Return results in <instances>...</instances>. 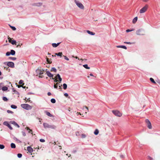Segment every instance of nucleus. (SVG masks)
Segmentation results:
<instances>
[{
	"label": "nucleus",
	"instance_id": "dca6fc26",
	"mask_svg": "<svg viewBox=\"0 0 160 160\" xmlns=\"http://www.w3.org/2000/svg\"><path fill=\"white\" fill-rule=\"evenodd\" d=\"M61 43V42H58L57 43H52V45L53 46V47L54 48H56L57 47H58V45H59Z\"/></svg>",
	"mask_w": 160,
	"mask_h": 160
},
{
	"label": "nucleus",
	"instance_id": "8fccbe9b",
	"mask_svg": "<svg viewBox=\"0 0 160 160\" xmlns=\"http://www.w3.org/2000/svg\"><path fill=\"white\" fill-rule=\"evenodd\" d=\"M148 158L150 160H154L153 158L150 156H148Z\"/></svg>",
	"mask_w": 160,
	"mask_h": 160
},
{
	"label": "nucleus",
	"instance_id": "6ab92c4d",
	"mask_svg": "<svg viewBox=\"0 0 160 160\" xmlns=\"http://www.w3.org/2000/svg\"><path fill=\"white\" fill-rule=\"evenodd\" d=\"M10 54L12 55H14L15 54V51L13 50L12 49L10 51Z\"/></svg>",
	"mask_w": 160,
	"mask_h": 160
},
{
	"label": "nucleus",
	"instance_id": "c03bdc74",
	"mask_svg": "<svg viewBox=\"0 0 160 160\" xmlns=\"http://www.w3.org/2000/svg\"><path fill=\"white\" fill-rule=\"evenodd\" d=\"M58 83H56V85H54V88L57 89H58L57 85H58Z\"/></svg>",
	"mask_w": 160,
	"mask_h": 160
},
{
	"label": "nucleus",
	"instance_id": "9d476101",
	"mask_svg": "<svg viewBox=\"0 0 160 160\" xmlns=\"http://www.w3.org/2000/svg\"><path fill=\"white\" fill-rule=\"evenodd\" d=\"M8 41L9 42L11 43L12 45H16V43H17L16 41L15 40H13L11 41V39L10 37L8 38Z\"/></svg>",
	"mask_w": 160,
	"mask_h": 160
},
{
	"label": "nucleus",
	"instance_id": "c9c22d12",
	"mask_svg": "<svg viewBox=\"0 0 160 160\" xmlns=\"http://www.w3.org/2000/svg\"><path fill=\"white\" fill-rule=\"evenodd\" d=\"M9 58L10 59L12 60H15L16 59V58L15 57H9Z\"/></svg>",
	"mask_w": 160,
	"mask_h": 160
},
{
	"label": "nucleus",
	"instance_id": "ea45409f",
	"mask_svg": "<svg viewBox=\"0 0 160 160\" xmlns=\"http://www.w3.org/2000/svg\"><path fill=\"white\" fill-rule=\"evenodd\" d=\"M84 108L87 109V110H85V113H86L87 112H88V108L86 106H85L84 107Z\"/></svg>",
	"mask_w": 160,
	"mask_h": 160
},
{
	"label": "nucleus",
	"instance_id": "e2e57ef3",
	"mask_svg": "<svg viewBox=\"0 0 160 160\" xmlns=\"http://www.w3.org/2000/svg\"><path fill=\"white\" fill-rule=\"evenodd\" d=\"M28 101V102H31V100H30V98H28L27 99V101Z\"/></svg>",
	"mask_w": 160,
	"mask_h": 160
},
{
	"label": "nucleus",
	"instance_id": "a18cd8bd",
	"mask_svg": "<svg viewBox=\"0 0 160 160\" xmlns=\"http://www.w3.org/2000/svg\"><path fill=\"white\" fill-rule=\"evenodd\" d=\"M52 80H53V81H54V82H58V81L57 80V79H55V78H52Z\"/></svg>",
	"mask_w": 160,
	"mask_h": 160
},
{
	"label": "nucleus",
	"instance_id": "a211bd4d",
	"mask_svg": "<svg viewBox=\"0 0 160 160\" xmlns=\"http://www.w3.org/2000/svg\"><path fill=\"white\" fill-rule=\"evenodd\" d=\"M55 55L58 56L62 57V53L61 52H59L58 53H55Z\"/></svg>",
	"mask_w": 160,
	"mask_h": 160
},
{
	"label": "nucleus",
	"instance_id": "4be33fe9",
	"mask_svg": "<svg viewBox=\"0 0 160 160\" xmlns=\"http://www.w3.org/2000/svg\"><path fill=\"white\" fill-rule=\"evenodd\" d=\"M12 90L13 92H14L15 94L19 95V92H18L17 91H16L14 88H12Z\"/></svg>",
	"mask_w": 160,
	"mask_h": 160
},
{
	"label": "nucleus",
	"instance_id": "4d7b16f0",
	"mask_svg": "<svg viewBox=\"0 0 160 160\" xmlns=\"http://www.w3.org/2000/svg\"><path fill=\"white\" fill-rule=\"evenodd\" d=\"M58 81L60 82H61L62 81V78H58Z\"/></svg>",
	"mask_w": 160,
	"mask_h": 160
},
{
	"label": "nucleus",
	"instance_id": "e433bc0d",
	"mask_svg": "<svg viewBox=\"0 0 160 160\" xmlns=\"http://www.w3.org/2000/svg\"><path fill=\"white\" fill-rule=\"evenodd\" d=\"M5 146L3 144H0V149H3L4 148Z\"/></svg>",
	"mask_w": 160,
	"mask_h": 160
},
{
	"label": "nucleus",
	"instance_id": "5701e85b",
	"mask_svg": "<svg viewBox=\"0 0 160 160\" xmlns=\"http://www.w3.org/2000/svg\"><path fill=\"white\" fill-rule=\"evenodd\" d=\"M138 18L137 17H136L134 18L132 20V23H136L138 20Z\"/></svg>",
	"mask_w": 160,
	"mask_h": 160
},
{
	"label": "nucleus",
	"instance_id": "39448f33",
	"mask_svg": "<svg viewBox=\"0 0 160 160\" xmlns=\"http://www.w3.org/2000/svg\"><path fill=\"white\" fill-rule=\"evenodd\" d=\"M148 8V6L147 5H145L144 7L141 8V9L139 11V12L140 13H144V12H146Z\"/></svg>",
	"mask_w": 160,
	"mask_h": 160
},
{
	"label": "nucleus",
	"instance_id": "680f3d73",
	"mask_svg": "<svg viewBox=\"0 0 160 160\" xmlns=\"http://www.w3.org/2000/svg\"><path fill=\"white\" fill-rule=\"evenodd\" d=\"M47 61L48 62V63H51V62H50V61H49V59L48 58H47Z\"/></svg>",
	"mask_w": 160,
	"mask_h": 160
},
{
	"label": "nucleus",
	"instance_id": "37998d69",
	"mask_svg": "<svg viewBox=\"0 0 160 160\" xmlns=\"http://www.w3.org/2000/svg\"><path fill=\"white\" fill-rule=\"evenodd\" d=\"M10 52H7L6 53V55L7 56H9V55H10Z\"/></svg>",
	"mask_w": 160,
	"mask_h": 160
},
{
	"label": "nucleus",
	"instance_id": "c756f323",
	"mask_svg": "<svg viewBox=\"0 0 160 160\" xmlns=\"http://www.w3.org/2000/svg\"><path fill=\"white\" fill-rule=\"evenodd\" d=\"M11 107L12 108L14 109H16L17 108V106L16 105H13V104L11 105Z\"/></svg>",
	"mask_w": 160,
	"mask_h": 160
},
{
	"label": "nucleus",
	"instance_id": "052dcab7",
	"mask_svg": "<svg viewBox=\"0 0 160 160\" xmlns=\"http://www.w3.org/2000/svg\"><path fill=\"white\" fill-rule=\"evenodd\" d=\"M4 68H6V70H8H8H9L10 69L8 67H4Z\"/></svg>",
	"mask_w": 160,
	"mask_h": 160
},
{
	"label": "nucleus",
	"instance_id": "0e129e2a",
	"mask_svg": "<svg viewBox=\"0 0 160 160\" xmlns=\"http://www.w3.org/2000/svg\"><path fill=\"white\" fill-rule=\"evenodd\" d=\"M142 1L145 2H147L148 1V0H142Z\"/></svg>",
	"mask_w": 160,
	"mask_h": 160
},
{
	"label": "nucleus",
	"instance_id": "7ed1b4c3",
	"mask_svg": "<svg viewBox=\"0 0 160 160\" xmlns=\"http://www.w3.org/2000/svg\"><path fill=\"white\" fill-rule=\"evenodd\" d=\"M112 112L115 116H117V117H121L122 113L118 111H112Z\"/></svg>",
	"mask_w": 160,
	"mask_h": 160
},
{
	"label": "nucleus",
	"instance_id": "bb28decb",
	"mask_svg": "<svg viewBox=\"0 0 160 160\" xmlns=\"http://www.w3.org/2000/svg\"><path fill=\"white\" fill-rule=\"evenodd\" d=\"M83 66L85 68L87 69H89L90 68L88 67V64H85L83 65Z\"/></svg>",
	"mask_w": 160,
	"mask_h": 160
},
{
	"label": "nucleus",
	"instance_id": "58836bf2",
	"mask_svg": "<svg viewBox=\"0 0 160 160\" xmlns=\"http://www.w3.org/2000/svg\"><path fill=\"white\" fill-rule=\"evenodd\" d=\"M86 137V135L84 134H82L81 135V137L82 138H85Z\"/></svg>",
	"mask_w": 160,
	"mask_h": 160
},
{
	"label": "nucleus",
	"instance_id": "2eb2a0df",
	"mask_svg": "<svg viewBox=\"0 0 160 160\" xmlns=\"http://www.w3.org/2000/svg\"><path fill=\"white\" fill-rule=\"evenodd\" d=\"M44 112L48 116L50 117H52L53 116V115L51 114L50 112L47 111H45Z\"/></svg>",
	"mask_w": 160,
	"mask_h": 160
},
{
	"label": "nucleus",
	"instance_id": "412c9836",
	"mask_svg": "<svg viewBox=\"0 0 160 160\" xmlns=\"http://www.w3.org/2000/svg\"><path fill=\"white\" fill-rule=\"evenodd\" d=\"M10 146L11 148H16V147L15 144L13 143H12L11 144Z\"/></svg>",
	"mask_w": 160,
	"mask_h": 160
},
{
	"label": "nucleus",
	"instance_id": "3c124183",
	"mask_svg": "<svg viewBox=\"0 0 160 160\" xmlns=\"http://www.w3.org/2000/svg\"><path fill=\"white\" fill-rule=\"evenodd\" d=\"M57 78H58V79L61 78V76H60V75L59 74H58L57 75Z\"/></svg>",
	"mask_w": 160,
	"mask_h": 160
},
{
	"label": "nucleus",
	"instance_id": "49530a36",
	"mask_svg": "<svg viewBox=\"0 0 160 160\" xmlns=\"http://www.w3.org/2000/svg\"><path fill=\"white\" fill-rule=\"evenodd\" d=\"M23 81L22 80H20L19 82V84H22L23 83Z\"/></svg>",
	"mask_w": 160,
	"mask_h": 160
},
{
	"label": "nucleus",
	"instance_id": "603ef678",
	"mask_svg": "<svg viewBox=\"0 0 160 160\" xmlns=\"http://www.w3.org/2000/svg\"><path fill=\"white\" fill-rule=\"evenodd\" d=\"M22 135L23 136H26V134L25 132H22Z\"/></svg>",
	"mask_w": 160,
	"mask_h": 160
},
{
	"label": "nucleus",
	"instance_id": "b1692460",
	"mask_svg": "<svg viewBox=\"0 0 160 160\" xmlns=\"http://www.w3.org/2000/svg\"><path fill=\"white\" fill-rule=\"evenodd\" d=\"M117 47L118 48H123L124 49H127V48L126 46H117Z\"/></svg>",
	"mask_w": 160,
	"mask_h": 160
},
{
	"label": "nucleus",
	"instance_id": "393cba45",
	"mask_svg": "<svg viewBox=\"0 0 160 160\" xmlns=\"http://www.w3.org/2000/svg\"><path fill=\"white\" fill-rule=\"evenodd\" d=\"M57 69L54 67L52 68L50 70L51 72L53 71L54 72H57Z\"/></svg>",
	"mask_w": 160,
	"mask_h": 160
},
{
	"label": "nucleus",
	"instance_id": "ddd939ff",
	"mask_svg": "<svg viewBox=\"0 0 160 160\" xmlns=\"http://www.w3.org/2000/svg\"><path fill=\"white\" fill-rule=\"evenodd\" d=\"M46 74L48 77L52 78L53 77V75L49 71H46Z\"/></svg>",
	"mask_w": 160,
	"mask_h": 160
},
{
	"label": "nucleus",
	"instance_id": "cd10ccee",
	"mask_svg": "<svg viewBox=\"0 0 160 160\" xmlns=\"http://www.w3.org/2000/svg\"><path fill=\"white\" fill-rule=\"evenodd\" d=\"M2 100L5 102H7L8 100V99L6 97H3L2 98Z\"/></svg>",
	"mask_w": 160,
	"mask_h": 160
},
{
	"label": "nucleus",
	"instance_id": "79ce46f5",
	"mask_svg": "<svg viewBox=\"0 0 160 160\" xmlns=\"http://www.w3.org/2000/svg\"><path fill=\"white\" fill-rule=\"evenodd\" d=\"M44 69H43L42 71H40L39 73V75H42L43 74V72H42L44 71Z\"/></svg>",
	"mask_w": 160,
	"mask_h": 160
},
{
	"label": "nucleus",
	"instance_id": "20e7f679",
	"mask_svg": "<svg viewBox=\"0 0 160 160\" xmlns=\"http://www.w3.org/2000/svg\"><path fill=\"white\" fill-rule=\"evenodd\" d=\"M75 2L77 5L80 9H83L84 7L82 5V4L79 2L78 1H77L76 0H75Z\"/></svg>",
	"mask_w": 160,
	"mask_h": 160
},
{
	"label": "nucleus",
	"instance_id": "a19ab883",
	"mask_svg": "<svg viewBox=\"0 0 160 160\" xmlns=\"http://www.w3.org/2000/svg\"><path fill=\"white\" fill-rule=\"evenodd\" d=\"M7 112L8 113H11V114H13V112L12 111H11L10 110H7Z\"/></svg>",
	"mask_w": 160,
	"mask_h": 160
},
{
	"label": "nucleus",
	"instance_id": "5fc2aeb1",
	"mask_svg": "<svg viewBox=\"0 0 160 160\" xmlns=\"http://www.w3.org/2000/svg\"><path fill=\"white\" fill-rule=\"evenodd\" d=\"M34 93H32L31 92H29L28 93V95H30V94H34Z\"/></svg>",
	"mask_w": 160,
	"mask_h": 160
},
{
	"label": "nucleus",
	"instance_id": "f704fd0d",
	"mask_svg": "<svg viewBox=\"0 0 160 160\" xmlns=\"http://www.w3.org/2000/svg\"><path fill=\"white\" fill-rule=\"evenodd\" d=\"M18 142H19V143H22V145H25L27 143V142H22L21 141H18Z\"/></svg>",
	"mask_w": 160,
	"mask_h": 160
},
{
	"label": "nucleus",
	"instance_id": "9b49d317",
	"mask_svg": "<svg viewBox=\"0 0 160 160\" xmlns=\"http://www.w3.org/2000/svg\"><path fill=\"white\" fill-rule=\"evenodd\" d=\"M142 30L139 29L138 30L136 31V33L137 35H143L144 34L142 32Z\"/></svg>",
	"mask_w": 160,
	"mask_h": 160
},
{
	"label": "nucleus",
	"instance_id": "69168bd1",
	"mask_svg": "<svg viewBox=\"0 0 160 160\" xmlns=\"http://www.w3.org/2000/svg\"><path fill=\"white\" fill-rule=\"evenodd\" d=\"M27 98L26 97L25 98V99H24L25 100H26V102H27Z\"/></svg>",
	"mask_w": 160,
	"mask_h": 160
},
{
	"label": "nucleus",
	"instance_id": "bf43d9fd",
	"mask_svg": "<svg viewBox=\"0 0 160 160\" xmlns=\"http://www.w3.org/2000/svg\"><path fill=\"white\" fill-rule=\"evenodd\" d=\"M47 94H48V95L49 96L51 95V93L50 92H48Z\"/></svg>",
	"mask_w": 160,
	"mask_h": 160
},
{
	"label": "nucleus",
	"instance_id": "0eeeda50",
	"mask_svg": "<svg viewBox=\"0 0 160 160\" xmlns=\"http://www.w3.org/2000/svg\"><path fill=\"white\" fill-rule=\"evenodd\" d=\"M145 121V122L147 124L148 128H150V129H151L152 128V125L150 121L148 119H146Z\"/></svg>",
	"mask_w": 160,
	"mask_h": 160
},
{
	"label": "nucleus",
	"instance_id": "f03ea898",
	"mask_svg": "<svg viewBox=\"0 0 160 160\" xmlns=\"http://www.w3.org/2000/svg\"><path fill=\"white\" fill-rule=\"evenodd\" d=\"M43 126L45 128H51L52 129H55L56 128V127L53 125H50L47 123H44Z\"/></svg>",
	"mask_w": 160,
	"mask_h": 160
},
{
	"label": "nucleus",
	"instance_id": "4c0bfd02",
	"mask_svg": "<svg viewBox=\"0 0 160 160\" xmlns=\"http://www.w3.org/2000/svg\"><path fill=\"white\" fill-rule=\"evenodd\" d=\"M22 156V155L21 153H18L17 154V156L19 158H21Z\"/></svg>",
	"mask_w": 160,
	"mask_h": 160
},
{
	"label": "nucleus",
	"instance_id": "7c9ffc66",
	"mask_svg": "<svg viewBox=\"0 0 160 160\" xmlns=\"http://www.w3.org/2000/svg\"><path fill=\"white\" fill-rule=\"evenodd\" d=\"M63 88L64 90L66 89L67 88V85L66 83H63Z\"/></svg>",
	"mask_w": 160,
	"mask_h": 160
},
{
	"label": "nucleus",
	"instance_id": "1a4fd4ad",
	"mask_svg": "<svg viewBox=\"0 0 160 160\" xmlns=\"http://www.w3.org/2000/svg\"><path fill=\"white\" fill-rule=\"evenodd\" d=\"M9 123L11 124H13L15 126L17 127L18 128H19L20 127L19 125L14 121H11L9 122Z\"/></svg>",
	"mask_w": 160,
	"mask_h": 160
},
{
	"label": "nucleus",
	"instance_id": "72a5a7b5",
	"mask_svg": "<svg viewBox=\"0 0 160 160\" xmlns=\"http://www.w3.org/2000/svg\"><path fill=\"white\" fill-rule=\"evenodd\" d=\"M150 80L153 83H156V82L155 80H154L153 78H150Z\"/></svg>",
	"mask_w": 160,
	"mask_h": 160
},
{
	"label": "nucleus",
	"instance_id": "13d9d810",
	"mask_svg": "<svg viewBox=\"0 0 160 160\" xmlns=\"http://www.w3.org/2000/svg\"><path fill=\"white\" fill-rule=\"evenodd\" d=\"M8 62H3V64H4L5 65H8Z\"/></svg>",
	"mask_w": 160,
	"mask_h": 160
},
{
	"label": "nucleus",
	"instance_id": "f8f14e48",
	"mask_svg": "<svg viewBox=\"0 0 160 160\" xmlns=\"http://www.w3.org/2000/svg\"><path fill=\"white\" fill-rule=\"evenodd\" d=\"M42 4V2H37V3H34L32 4V6H36L37 7H40L41 6Z\"/></svg>",
	"mask_w": 160,
	"mask_h": 160
},
{
	"label": "nucleus",
	"instance_id": "473e14b6",
	"mask_svg": "<svg viewBox=\"0 0 160 160\" xmlns=\"http://www.w3.org/2000/svg\"><path fill=\"white\" fill-rule=\"evenodd\" d=\"M9 26H10V27L11 28L13 31H15L16 28L14 27V26H12L11 25H9Z\"/></svg>",
	"mask_w": 160,
	"mask_h": 160
},
{
	"label": "nucleus",
	"instance_id": "a878e982",
	"mask_svg": "<svg viewBox=\"0 0 160 160\" xmlns=\"http://www.w3.org/2000/svg\"><path fill=\"white\" fill-rule=\"evenodd\" d=\"M8 88L6 86H4L2 87V90L3 91H7V90H8Z\"/></svg>",
	"mask_w": 160,
	"mask_h": 160
},
{
	"label": "nucleus",
	"instance_id": "338daca9",
	"mask_svg": "<svg viewBox=\"0 0 160 160\" xmlns=\"http://www.w3.org/2000/svg\"><path fill=\"white\" fill-rule=\"evenodd\" d=\"M76 152H77V151L76 150H73V152L74 153H75Z\"/></svg>",
	"mask_w": 160,
	"mask_h": 160
},
{
	"label": "nucleus",
	"instance_id": "09e8293b",
	"mask_svg": "<svg viewBox=\"0 0 160 160\" xmlns=\"http://www.w3.org/2000/svg\"><path fill=\"white\" fill-rule=\"evenodd\" d=\"M64 96H65L66 97H68V93H65L64 94Z\"/></svg>",
	"mask_w": 160,
	"mask_h": 160
},
{
	"label": "nucleus",
	"instance_id": "aec40b11",
	"mask_svg": "<svg viewBox=\"0 0 160 160\" xmlns=\"http://www.w3.org/2000/svg\"><path fill=\"white\" fill-rule=\"evenodd\" d=\"M99 132V131L98 129H96L94 132V133L95 135H97Z\"/></svg>",
	"mask_w": 160,
	"mask_h": 160
},
{
	"label": "nucleus",
	"instance_id": "de8ad7c7",
	"mask_svg": "<svg viewBox=\"0 0 160 160\" xmlns=\"http://www.w3.org/2000/svg\"><path fill=\"white\" fill-rule=\"evenodd\" d=\"M63 57H64V59L65 60H68V61L69 60V58L67 57L66 56H63Z\"/></svg>",
	"mask_w": 160,
	"mask_h": 160
},
{
	"label": "nucleus",
	"instance_id": "2f4dec72",
	"mask_svg": "<svg viewBox=\"0 0 160 160\" xmlns=\"http://www.w3.org/2000/svg\"><path fill=\"white\" fill-rule=\"evenodd\" d=\"M51 102L52 103H54L56 102V101L54 98H52L51 99Z\"/></svg>",
	"mask_w": 160,
	"mask_h": 160
},
{
	"label": "nucleus",
	"instance_id": "423d86ee",
	"mask_svg": "<svg viewBox=\"0 0 160 160\" xmlns=\"http://www.w3.org/2000/svg\"><path fill=\"white\" fill-rule=\"evenodd\" d=\"M3 125L7 126L11 130H12V128L11 127V125L8 122L5 121L3 122Z\"/></svg>",
	"mask_w": 160,
	"mask_h": 160
},
{
	"label": "nucleus",
	"instance_id": "774afa93",
	"mask_svg": "<svg viewBox=\"0 0 160 160\" xmlns=\"http://www.w3.org/2000/svg\"><path fill=\"white\" fill-rule=\"evenodd\" d=\"M1 89H2V88L1 87V84L0 83V90H1Z\"/></svg>",
	"mask_w": 160,
	"mask_h": 160
},
{
	"label": "nucleus",
	"instance_id": "6e6d98bb",
	"mask_svg": "<svg viewBox=\"0 0 160 160\" xmlns=\"http://www.w3.org/2000/svg\"><path fill=\"white\" fill-rule=\"evenodd\" d=\"M132 30H130L129 29H128V30H126V32H130V31H132Z\"/></svg>",
	"mask_w": 160,
	"mask_h": 160
},
{
	"label": "nucleus",
	"instance_id": "c85d7f7f",
	"mask_svg": "<svg viewBox=\"0 0 160 160\" xmlns=\"http://www.w3.org/2000/svg\"><path fill=\"white\" fill-rule=\"evenodd\" d=\"M26 128H27V130L28 131V132L29 133L31 132L32 134H33L32 132V130L30 129L28 127H27Z\"/></svg>",
	"mask_w": 160,
	"mask_h": 160
},
{
	"label": "nucleus",
	"instance_id": "6e6552de",
	"mask_svg": "<svg viewBox=\"0 0 160 160\" xmlns=\"http://www.w3.org/2000/svg\"><path fill=\"white\" fill-rule=\"evenodd\" d=\"M8 66L9 67L13 68L14 67V62H8Z\"/></svg>",
	"mask_w": 160,
	"mask_h": 160
},
{
	"label": "nucleus",
	"instance_id": "4468645a",
	"mask_svg": "<svg viewBox=\"0 0 160 160\" xmlns=\"http://www.w3.org/2000/svg\"><path fill=\"white\" fill-rule=\"evenodd\" d=\"M27 150L30 153H31L33 152V149L31 148V146L28 147L27 148Z\"/></svg>",
	"mask_w": 160,
	"mask_h": 160
},
{
	"label": "nucleus",
	"instance_id": "f257e3e1",
	"mask_svg": "<svg viewBox=\"0 0 160 160\" xmlns=\"http://www.w3.org/2000/svg\"><path fill=\"white\" fill-rule=\"evenodd\" d=\"M21 107L26 110H30L32 109V106L27 104H22L21 105Z\"/></svg>",
	"mask_w": 160,
	"mask_h": 160
},
{
	"label": "nucleus",
	"instance_id": "f3484780",
	"mask_svg": "<svg viewBox=\"0 0 160 160\" xmlns=\"http://www.w3.org/2000/svg\"><path fill=\"white\" fill-rule=\"evenodd\" d=\"M86 32L89 34L91 35H95V33L93 32L90 31L88 30H87L86 31Z\"/></svg>",
	"mask_w": 160,
	"mask_h": 160
},
{
	"label": "nucleus",
	"instance_id": "864d4df0",
	"mask_svg": "<svg viewBox=\"0 0 160 160\" xmlns=\"http://www.w3.org/2000/svg\"><path fill=\"white\" fill-rule=\"evenodd\" d=\"M124 43H128V44H132V43H131V42H124Z\"/></svg>",
	"mask_w": 160,
	"mask_h": 160
}]
</instances>
